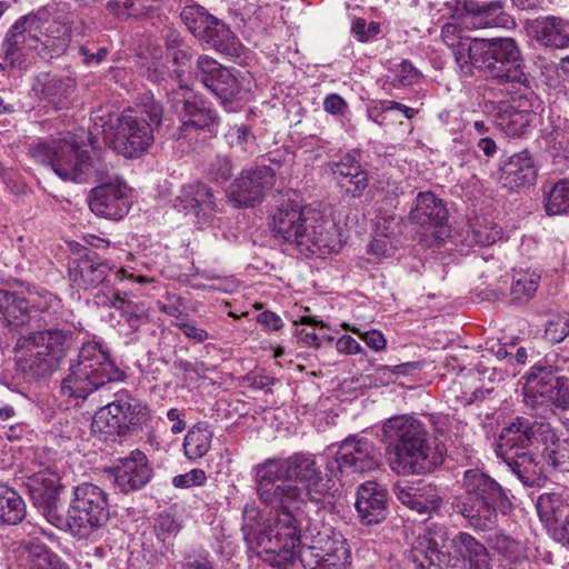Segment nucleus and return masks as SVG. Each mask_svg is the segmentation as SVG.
<instances>
[{
	"instance_id": "obj_1",
	"label": "nucleus",
	"mask_w": 569,
	"mask_h": 569,
	"mask_svg": "<svg viewBox=\"0 0 569 569\" xmlns=\"http://www.w3.org/2000/svg\"><path fill=\"white\" fill-rule=\"evenodd\" d=\"M72 24L73 13L64 4L19 17L3 37V60L11 69L26 70L33 51L46 61L62 56L71 42Z\"/></svg>"
},
{
	"instance_id": "obj_2",
	"label": "nucleus",
	"mask_w": 569,
	"mask_h": 569,
	"mask_svg": "<svg viewBox=\"0 0 569 569\" xmlns=\"http://www.w3.org/2000/svg\"><path fill=\"white\" fill-rule=\"evenodd\" d=\"M256 487L261 502L319 503L327 491L316 459L308 453L267 459L256 467Z\"/></svg>"
},
{
	"instance_id": "obj_3",
	"label": "nucleus",
	"mask_w": 569,
	"mask_h": 569,
	"mask_svg": "<svg viewBox=\"0 0 569 569\" xmlns=\"http://www.w3.org/2000/svg\"><path fill=\"white\" fill-rule=\"evenodd\" d=\"M417 569H491L488 548L467 531L430 523L419 535L408 556Z\"/></svg>"
},
{
	"instance_id": "obj_4",
	"label": "nucleus",
	"mask_w": 569,
	"mask_h": 569,
	"mask_svg": "<svg viewBox=\"0 0 569 569\" xmlns=\"http://www.w3.org/2000/svg\"><path fill=\"white\" fill-rule=\"evenodd\" d=\"M381 431L390 468L397 475H427L443 462L442 452L432 445L420 420L406 415L395 416L383 422Z\"/></svg>"
},
{
	"instance_id": "obj_5",
	"label": "nucleus",
	"mask_w": 569,
	"mask_h": 569,
	"mask_svg": "<svg viewBox=\"0 0 569 569\" xmlns=\"http://www.w3.org/2000/svg\"><path fill=\"white\" fill-rule=\"evenodd\" d=\"M73 342L70 328L44 319L43 329L18 338L13 347L14 369L28 382L48 379L59 369Z\"/></svg>"
},
{
	"instance_id": "obj_6",
	"label": "nucleus",
	"mask_w": 569,
	"mask_h": 569,
	"mask_svg": "<svg viewBox=\"0 0 569 569\" xmlns=\"http://www.w3.org/2000/svg\"><path fill=\"white\" fill-rule=\"evenodd\" d=\"M163 109L152 97L147 98L140 111L119 116H94L91 134H103L111 148L126 158H139L154 141L153 126L162 120Z\"/></svg>"
},
{
	"instance_id": "obj_7",
	"label": "nucleus",
	"mask_w": 569,
	"mask_h": 569,
	"mask_svg": "<svg viewBox=\"0 0 569 569\" xmlns=\"http://www.w3.org/2000/svg\"><path fill=\"white\" fill-rule=\"evenodd\" d=\"M553 437L555 433L549 423L517 417L502 429L496 453L523 486L537 487L542 481V468L539 456L533 452L532 447L540 441L552 440Z\"/></svg>"
},
{
	"instance_id": "obj_8",
	"label": "nucleus",
	"mask_w": 569,
	"mask_h": 569,
	"mask_svg": "<svg viewBox=\"0 0 569 569\" xmlns=\"http://www.w3.org/2000/svg\"><path fill=\"white\" fill-rule=\"evenodd\" d=\"M276 507L268 530L258 538L260 556L272 567L289 569L299 558V549L309 539L310 519L301 510L305 502H263Z\"/></svg>"
},
{
	"instance_id": "obj_9",
	"label": "nucleus",
	"mask_w": 569,
	"mask_h": 569,
	"mask_svg": "<svg viewBox=\"0 0 569 569\" xmlns=\"http://www.w3.org/2000/svg\"><path fill=\"white\" fill-rule=\"evenodd\" d=\"M468 49L472 53L470 70L477 68L487 79L498 84L511 86L521 97L535 96V78L526 71L522 51L513 38H479V41Z\"/></svg>"
},
{
	"instance_id": "obj_10",
	"label": "nucleus",
	"mask_w": 569,
	"mask_h": 569,
	"mask_svg": "<svg viewBox=\"0 0 569 569\" xmlns=\"http://www.w3.org/2000/svg\"><path fill=\"white\" fill-rule=\"evenodd\" d=\"M461 489L452 497L451 509L475 531L487 530L498 512L507 515L511 510L512 503L501 485L480 469L463 472Z\"/></svg>"
},
{
	"instance_id": "obj_11",
	"label": "nucleus",
	"mask_w": 569,
	"mask_h": 569,
	"mask_svg": "<svg viewBox=\"0 0 569 569\" xmlns=\"http://www.w3.org/2000/svg\"><path fill=\"white\" fill-rule=\"evenodd\" d=\"M68 371L61 381V392L81 400L107 383L126 379V372L111 359L109 349L97 341L82 345L78 359L70 363Z\"/></svg>"
},
{
	"instance_id": "obj_12",
	"label": "nucleus",
	"mask_w": 569,
	"mask_h": 569,
	"mask_svg": "<svg viewBox=\"0 0 569 569\" xmlns=\"http://www.w3.org/2000/svg\"><path fill=\"white\" fill-rule=\"evenodd\" d=\"M29 152L39 163L50 166L64 181L82 183L88 182L92 176L97 180L104 178V166L93 162L70 132L59 139L41 141L30 147Z\"/></svg>"
},
{
	"instance_id": "obj_13",
	"label": "nucleus",
	"mask_w": 569,
	"mask_h": 569,
	"mask_svg": "<svg viewBox=\"0 0 569 569\" xmlns=\"http://www.w3.org/2000/svg\"><path fill=\"white\" fill-rule=\"evenodd\" d=\"M149 420L147 402L122 389L114 393L111 402L94 413L91 429L107 441L141 429Z\"/></svg>"
},
{
	"instance_id": "obj_14",
	"label": "nucleus",
	"mask_w": 569,
	"mask_h": 569,
	"mask_svg": "<svg viewBox=\"0 0 569 569\" xmlns=\"http://www.w3.org/2000/svg\"><path fill=\"white\" fill-rule=\"evenodd\" d=\"M109 519V495L102 488L91 482L73 487V498L62 522L73 536L88 538L104 527Z\"/></svg>"
},
{
	"instance_id": "obj_15",
	"label": "nucleus",
	"mask_w": 569,
	"mask_h": 569,
	"mask_svg": "<svg viewBox=\"0 0 569 569\" xmlns=\"http://www.w3.org/2000/svg\"><path fill=\"white\" fill-rule=\"evenodd\" d=\"M551 365H536L526 377L525 396L532 405L550 402L558 408L569 407V379Z\"/></svg>"
},
{
	"instance_id": "obj_16",
	"label": "nucleus",
	"mask_w": 569,
	"mask_h": 569,
	"mask_svg": "<svg viewBox=\"0 0 569 569\" xmlns=\"http://www.w3.org/2000/svg\"><path fill=\"white\" fill-rule=\"evenodd\" d=\"M281 161L263 159L262 163L252 170L243 171L229 188L230 200L237 207H254L263 199L264 192L274 184L276 173Z\"/></svg>"
},
{
	"instance_id": "obj_17",
	"label": "nucleus",
	"mask_w": 569,
	"mask_h": 569,
	"mask_svg": "<svg viewBox=\"0 0 569 569\" xmlns=\"http://www.w3.org/2000/svg\"><path fill=\"white\" fill-rule=\"evenodd\" d=\"M306 213L305 230H301L296 244L306 248L311 254L339 252L342 241L335 221L315 209H307Z\"/></svg>"
},
{
	"instance_id": "obj_18",
	"label": "nucleus",
	"mask_w": 569,
	"mask_h": 569,
	"mask_svg": "<svg viewBox=\"0 0 569 569\" xmlns=\"http://www.w3.org/2000/svg\"><path fill=\"white\" fill-rule=\"evenodd\" d=\"M451 17L471 26L481 28H507L515 24L510 14L505 12V3L495 0L480 3L477 0H451L447 2Z\"/></svg>"
},
{
	"instance_id": "obj_19",
	"label": "nucleus",
	"mask_w": 569,
	"mask_h": 569,
	"mask_svg": "<svg viewBox=\"0 0 569 569\" xmlns=\"http://www.w3.org/2000/svg\"><path fill=\"white\" fill-rule=\"evenodd\" d=\"M335 462L341 473L362 475L380 468L381 453L371 440L351 435L339 443Z\"/></svg>"
},
{
	"instance_id": "obj_20",
	"label": "nucleus",
	"mask_w": 569,
	"mask_h": 569,
	"mask_svg": "<svg viewBox=\"0 0 569 569\" xmlns=\"http://www.w3.org/2000/svg\"><path fill=\"white\" fill-rule=\"evenodd\" d=\"M196 78L210 90L222 104L241 98L242 84L237 73L209 56L197 60Z\"/></svg>"
},
{
	"instance_id": "obj_21",
	"label": "nucleus",
	"mask_w": 569,
	"mask_h": 569,
	"mask_svg": "<svg viewBox=\"0 0 569 569\" xmlns=\"http://www.w3.org/2000/svg\"><path fill=\"white\" fill-rule=\"evenodd\" d=\"M33 505L43 513L50 523L60 528L63 518L58 512V502L62 489L58 472L43 469L23 485Z\"/></svg>"
},
{
	"instance_id": "obj_22",
	"label": "nucleus",
	"mask_w": 569,
	"mask_h": 569,
	"mask_svg": "<svg viewBox=\"0 0 569 569\" xmlns=\"http://www.w3.org/2000/svg\"><path fill=\"white\" fill-rule=\"evenodd\" d=\"M164 89L179 116L181 123L179 137H187L192 131L211 130V127L217 124V112L208 102L197 98L187 99L186 92L179 93L174 88L168 90V88L164 87Z\"/></svg>"
},
{
	"instance_id": "obj_23",
	"label": "nucleus",
	"mask_w": 569,
	"mask_h": 569,
	"mask_svg": "<svg viewBox=\"0 0 569 569\" xmlns=\"http://www.w3.org/2000/svg\"><path fill=\"white\" fill-rule=\"evenodd\" d=\"M393 492L401 505L426 518L438 513L443 503L440 488L425 480L397 482Z\"/></svg>"
},
{
	"instance_id": "obj_24",
	"label": "nucleus",
	"mask_w": 569,
	"mask_h": 569,
	"mask_svg": "<svg viewBox=\"0 0 569 569\" xmlns=\"http://www.w3.org/2000/svg\"><path fill=\"white\" fill-rule=\"evenodd\" d=\"M88 203L97 217L120 220L129 212L131 206L129 188L120 180L101 183L90 191Z\"/></svg>"
},
{
	"instance_id": "obj_25",
	"label": "nucleus",
	"mask_w": 569,
	"mask_h": 569,
	"mask_svg": "<svg viewBox=\"0 0 569 569\" xmlns=\"http://www.w3.org/2000/svg\"><path fill=\"white\" fill-rule=\"evenodd\" d=\"M108 473L120 492L129 493L146 487L153 476V470L148 457L141 450L136 449L127 457L118 459Z\"/></svg>"
},
{
	"instance_id": "obj_26",
	"label": "nucleus",
	"mask_w": 569,
	"mask_h": 569,
	"mask_svg": "<svg viewBox=\"0 0 569 569\" xmlns=\"http://www.w3.org/2000/svg\"><path fill=\"white\" fill-rule=\"evenodd\" d=\"M309 553L317 556L316 560L350 559V550L343 535L327 525H322L320 529H311L308 541L299 549V561H303L305 556H310Z\"/></svg>"
},
{
	"instance_id": "obj_27",
	"label": "nucleus",
	"mask_w": 569,
	"mask_h": 569,
	"mask_svg": "<svg viewBox=\"0 0 569 569\" xmlns=\"http://www.w3.org/2000/svg\"><path fill=\"white\" fill-rule=\"evenodd\" d=\"M112 269L113 266L108 259L94 250L84 249L79 258L71 261L69 279L73 287L90 290L102 284Z\"/></svg>"
},
{
	"instance_id": "obj_28",
	"label": "nucleus",
	"mask_w": 569,
	"mask_h": 569,
	"mask_svg": "<svg viewBox=\"0 0 569 569\" xmlns=\"http://www.w3.org/2000/svg\"><path fill=\"white\" fill-rule=\"evenodd\" d=\"M355 508L362 526H377L389 515L388 490L376 481L361 483L356 492Z\"/></svg>"
},
{
	"instance_id": "obj_29",
	"label": "nucleus",
	"mask_w": 569,
	"mask_h": 569,
	"mask_svg": "<svg viewBox=\"0 0 569 569\" xmlns=\"http://www.w3.org/2000/svg\"><path fill=\"white\" fill-rule=\"evenodd\" d=\"M174 206L207 222L217 212V201L212 189L201 181L182 186Z\"/></svg>"
},
{
	"instance_id": "obj_30",
	"label": "nucleus",
	"mask_w": 569,
	"mask_h": 569,
	"mask_svg": "<svg viewBox=\"0 0 569 569\" xmlns=\"http://www.w3.org/2000/svg\"><path fill=\"white\" fill-rule=\"evenodd\" d=\"M109 306L119 312V325L129 329L127 335L131 341L137 339L140 328L150 322V309L147 303L131 299L127 292H113L109 298Z\"/></svg>"
},
{
	"instance_id": "obj_31",
	"label": "nucleus",
	"mask_w": 569,
	"mask_h": 569,
	"mask_svg": "<svg viewBox=\"0 0 569 569\" xmlns=\"http://www.w3.org/2000/svg\"><path fill=\"white\" fill-rule=\"evenodd\" d=\"M536 177V167L527 150L512 154L500 167L499 181L509 190L530 186L535 182Z\"/></svg>"
},
{
	"instance_id": "obj_32",
	"label": "nucleus",
	"mask_w": 569,
	"mask_h": 569,
	"mask_svg": "<svg viewBox=\"0 0 569 569\" xmlns=\"http://www.w3.org/2000/svg\"><path fill=\"white\" fill-rule=\"evenodd\" d=\"M448 219V210L442 199L433 192H419L415 207L410 211V220L423 228L442 227Z\"/></svg>"
},
{
	"instance_id": "obj_33",
	"label": "nucleus",
	"mask_w": 569,
	"mask_h": 569,
	"mask_svg": "<svg viewBox=\"0 0 569 569\" xmlns=\"http://www.w3.org/2000/svg\"><path fill=\"white\" fill-rule=\"evenodd\" d=\"M309 207H300L293 203H287L277 209L272 217V230L277 237L283 241L295 243L298 241L301 230H305L306 210Z\"/></svg>"
},
{
	"instance_id": "obj_34",
	"label": "nucleus",
	"mask_w": 569,
	"mask_h": 569,
	"mask_svg": "<svg viewBox=\"0 0 569 569\" xmlns=\"http://www.w3.org/2000/svg\"><path fill=\"white\" fill-rule=\"evenodd\" d=\"M530 27L533 38L540 44L558 49L569 47V22L565 19L556 16L537 18L532 20Z\"/></svg>"
},
{
	"instance_id": "obj_35",
	"label": "nucleus",
	"mask_w": 569,
	"mask_h": 569,
	"mask_svg": "<svg viewBox=\"0 0 569 569\" xmlns=\"http://www.w3.org/2000/svg\"><path fill=\"white\" fill-rule=\"evenodd\" d=\"M209 28L199 37L200 40L207 42L217 52L230 57L238 58L241 53V44L232 33V31L216 17Z\"/></svg>"
},
{
	"instance_id": "obj_36",
	"label": "nucleus",
	"mask_w": 569,
	"mask_h": 569,
	"mask_svg": "<svg viewBox=\"0 0 569 569\" xmlns=\"http://www.w3.org/2000/svg\"><path fill=\"white\" fill-rule=\"evenodd\" d=\"M209 28L199 37L200 40L207 42L217 52L230 57L238 58L241 53V44L232 33V31L216 17Z\"/></svg>"
},
{
	"instance_id": "obj_37",
	"label": "nucleus",
	"mask_w": 569,
	"mask_h": 569,
	"mask_svg": "<svg viewBox=\"0 0 569 569\" xmlns=\"http://www.w3.org/2000/svg\"><path fill=\"white\" fill-rule=\"evenodd\" d=\"M32 306L23 296L0 287V316L9 326H23L31 318Z\"/></svg>"
},
{
	"instance_id": "obj_38",
	"label": "nucleus",
	"mask_w": 569,
	"mask_h": 569,
	"mask_svg": "<svg viewBox=\"0 0 569 569\" xmlns=\"http://www.w3.org/2000/svg\"><path fill=\"white\" fill-rule=\"evenodd\" d=\"M441 38L446 46L451 49L456 62L460 67L461 71L465 74H470V61L472 53L468 48L469 46H473L475 42H478L479 38L470 39L468 37H462L459 26L450 22L442 27Z\"/></svg>"
},
{
	"instance_id": "obj_39",
	"label": "nucleus",
	"mask_w": 569,
	"mask_h": 569,
	"mask_svg": "<svg viewBox=\"0 0 569 569\" xmlns=\"http://www.w3.org/2000/svg\"><path fill=\"white\" fill-rule=\"evenodd\" d=\"M487 548L502 557L510 565L527 559V547L523 542L513 539L502 531H491L485 537Z\"/></svg>"
},
{
	"instance_id": "obj_40",
	"label": "nucleus",
	"mask_w": 569,
	"mask_h": 569,
	"mask_svg": "<svg viewBox=\"0 0 569 569\" xmlns=\"http://www.w3.org/2000/svg\"><path fill=\"white\" fill-rule=\"evenodd\" d=\"M213 430L207 422H198L192 426L183 440V451L189 460H198L204 457L211 448Z\"/></svg>"
},
{
	"instance_id": "obj_41",
	"label": "nucleus",
	"mask_w": 569,
	"mask_h": 569,
	"mask_svg": "<svg viewBox=\"0 0 569 569\" xmlns=\"http://www.w3.org/2000/svg\"><path fill=\"white\" fill-rule=\"evenodd\" d=\"M537 511L541 521L548 525L562 522V537L569 545V512L565 516L566 506L559 497L542 495L537 500Z\"/></svg>"
},
{
	"instance_id": "obj_42",
	"label": "nucleus",
	"mask_w": 569,
	"mask_h": 569,
	"mask_svg": "<svg viewBox=\"0 0 569 569\" xmlns=\"http://www.w3.org/2000/svg\"><path fill=\"white\" fill-rule=\"evenodd\" d=\"M37 80L41 87V97L56 107L61 103L62 99L68 98L76 87L74 80L70 77L42 73Z\"/></svg>"
},
{
	"instance_id": "obj_43",
	"label": "nucleus",
	"mask_w": 569,
	"mask_h": 569,
	"mask_svg": "<svg viewBox=\"0 0 569 569\" xmlns=\"http://www.w3.org/2000/svg\"><path fill=\"white\" fill-rule=\"evenodd\" d=\"M536 118V113L529 110H519L508 106L497 113V126L511 137L522 136L529 124Z\"/></svg>"
},
{
	"instance_id": "obj_44",
	"label": "nucleus",
	"mask_w": 569,
	"mask_h": 569,
	"mask_svg": "<svg viewBox=\"0 0 569 569\" xmlns=\"http://www.w3.org/2000/svg\"><path fill=\"white\" fill-rule=\"evenodd\" d=\"M26 517V503L20 495L0 482V522L18 525Z\"/></svg>"
},
{
	"instance_id": "obj_45",
	"label": "nucleus",
	"mask_w": 569,
	"mask_h": 569,
	"mask_svg": "<svg viewBox=\"0 0 569 569\" xmlns=\"http://www.w3.org/2000/svg\"><path fill=\"white\" fill-rule=\"evenodd\" d=\"M29 569H69L61 558L48 546L40 542H31L27 546Z\"/></svg>"
},
{
	"instance_id": "obj_46",
	"label": "nucleus",
	"mask_w": 569,
	"mask_h": 569,
	"mask_svg": "<svg viewBox=\"0 0 569 569\" xmlns=\"http://www.w3.org/2000/svg\"><path fill=\"white\" fill-rule=\"evenodd\" d=\"M543 204L548 216L569 214V180L561 179L546 191Z\"/></svg>"
},
{
	"instance_id": "obj_47",
	"label": "nucleus",
	"mask_w": 569,
	"mask_h": 569,
	"mask_svg": "<svg viewBox=\"0 0 569 569\" xmlns=\"http://www.w3.org/2000/svg\"><path fill=\"white\" fill-rule=\"evenodd\" d=\"M180 18L188 30L199 38L209 28L208 24L212 23L214 17L199 4H190L182 9Z\"/></svg>"
},
{
	"instance_id": "obj_48",
	"label": "nucleus",
	"mask_w": 569,
	"mask_h": 569,
	"mask_svg": "<svg viewBox=\"0 0 569 569\" xmlns=\"http://www.w3.org/2000/svg\"><path fill=\"white\" fill-rule=\"evenodd\" d=\"M331 170L340 186H347L346 178L358 179V188L365 184V170L355 156L346 154L339 162L333 163Z\"/></svg>"
},
{
	"instance_id": "obj_49",
	"label": "nucleus",
	"mask_w": 569,
	"mask_h": 569,
	"mask_svg": "<svg viewBox=\"0 0 569 569\" xmlns=\"http://www.w3.org/2000/svg\"><path fill=\"white\" fill-rule=\"evenodd\" d=\"M146 76L150 81L157 84H162L163 82H167L168 79H170L178 84V89H176V91H179V93L190 92V88L187 84L181 83L182 72L176 70L174 73H171L169 69L161 62H152L148 67Z\"/></svg>"
},
{
	"instance_id": "obj_50",
	"label": "nucleus",
	"mask_w": 569,
	"mask_h": 569,
	"mask_svg": "<svg viewBox=\"0 0 569 569\" xmlns=\"http://www.w3.org/2000/svg\"><path fill=\"white\" fill-rule=\"evenodd\" d=\"M538 288V278L533 274H521L512 281L511 296L517 302L527 301L533 297Z\"/></svg>"
},
{
	"instance_id": "obj_51",
	"label": "nucleus",
	"mask_w": 569,
	"mask_h": 569,
	"mask_svg": "<svg viewBox=\"0 0 569 569\" xmlns=\"http://www.w3.org/2000/svg\"><path fill=\"white\" fill-rule=\"evenodd\" d=\"M153 528L157 538L166 542L178 535L181 530V523L170 513L162 512L156 518Z\"/></svg>"
},
{
	"instance_id": "obj_52",
	"label": "nucleus",
	"mask_w": 569,
	"mask_h": 569,
	"mask_svg": "<svg viewBox=\"0 0 569 569\" xmlns=\"http://www.w3.org/2000/svg\"><path fill=\"white\" fill-rule=\"evenodd\" d=\"M471 237L479 246H491L502 237V229L492 222L477 223L471 229Z\"/></svg>"
},
{
	"instance_id": "obj_53",
	"label": "nucleus",
	"mask_w": 569,
	"mask_h": 569,
	"mask_svg": "<svg viewBox=\"0 0 569 569\" xmlns=\"http://www.w3.org/2000/svg\"><path fill=\"white\" fill-rule=\"evenodd\" d=\"M226 138L231 148H240L243 151H247L256 140L250 127L246 124L233 126L229 129Z\"/></svg>"
},
{
	"instance_id": "obj_54",
	"label": "nucleus",
	"mask_w": 569,
	"mask_h": 569,
	"mask_svg": "<svg viewBox=\"0 0 569 569\" xmlns=\"http://www.w3.org/2000/svg\"><path fill=\"white\" fill-rule=\"evenodd\" d=\"M548 463L561 472H569V439L553 442L548 453Z\"/></svg>"
},
{
	"instance_id": "obj_55",
	"label": "nucleus",
	"mask_w": 569,
	"mask_h": 569,
	"mask_svg": "<svg viewBox=\"0 0 569 569\" xmlns=\"http://www.w3.org/2000/svg\"><path fill=\"white\" fill-rule=\"evenodd\" d=\"M391 72L393 73L392 82L403 87L412 84L419 77L418 70L408 60L396 64Z\"/></svg>"
},
{
	"instance_id": "obj_56",
	"label": "nucleus",
	"mask_w": 569,
	"mask_h": 569,
	"mask_svg": "<svg viewBox=\"0 0 569 569\" xmlns=\"http://www.w3.org/2000/svg\"><path fill=\"white\" fill-rule=\"evenodd\" d=\"M209 176L216 182H226L232 176V162L226 156H218L209 166Z\"/></svg>"
},
{
	"instance_id": "obj_57",
	"label": "nucleus",
	"mask_w": 569,
	"mask_h": 569,
	"mask_svg": "<svg viewBox=\"0 0 569 569\" xmlns=\"http://www.w3.org/2000/svg\"><path fill=\"white\" fill-rule=\"evenodd\" d=\"M305 556V560L300 561L305 569H349L350 559L328 560H316L317 556Z\"/></svg>"
},
{
	"instance_id": "obj_58",
	"label": "nucleus",
	"mask_w": 569,
	"mask_h": 569,
	"mask_svg": "<svg viewBox=\"0 0 569 569\" xmlns=\"http://www.w3.org/2000/svg\"><path fill=\"white\" fill-rule=\"evenodd\" d=\"M206 480L207 476L202 469H192L189 472L174 476L172 485L176 488L187 489L193 486H202Z\"/></svg>"
},
{
	"instance_id": "obj_59",
	"label": "nucleus",
	"mask_w": 569,
	"mask_h": 569,
	"mask_svg": "<svg viewBox=\"0 0 569 569\" xmlns=\"http://www.w3.org/2000/svg\"><path fill=\"white\" fill-rule=\"evenodd\" d=\"M173 326L179 328L187 338L198 343L204 342L209 338V333L203 328L198 327L196 322L188 317L181 321L174 322Z\"/></svg>"
},
{
	"instance_id": "obj_60",
	"label": "nucleus",
	"mask_w": 569,
	"mask_h": 569,
	"mask_svg": "<svg viewBox=\"0 0 569 569\" xmlns=\"http://www.w3.org/2000/svg\"><path fill=\"white\" fill-rule=\"evenodd\" d=\"M399 229V221L396 217H380L376 223V236L391 239Z\"/></svg>"
},
{
	"instance_id": "obj_61",
	"label": "nucleus",
	"mask_w": 569,
	"mask_h": 569,
	"mask_svg": "<svg viewBox=\"0 0 569 569\" xmlns=\"http://www.w3.org/2000/svg\"><path fill=\"white\" fill-rule=\"evenodd\" d=\"M546 336L553 342L562 341L569 336V320L550 322L546 328Z\"/></svg>"
},
{
	"instance_id": "obj_62",
	"label": "nucleus",
	"mask_w": 569,
	"mask_h": 569,
	"mask_svg": "<svg viewBox=\"0 0 569 569\" xmlns=\"http://www.w3.org/2000/svg\"><path fill=\"white\" fill-rule=\"evenodd\" d=\"M421 367H422V363L420 361H410V362H403V363H400V365H397V366H393V367L381 366L377 370L379 372H383V373L387 372V371H390L395 376L398 377V376L410 375V373L415 372L416 370L421 369Z\"/></svg>"
},
{
	"instance_id": "obj_63",
	"label": "nucleus",
	"mask_w": 569,
	"mask_h": 569,
	"mask_svg": "<svg viewBox=\"0 0 569 569\" xmlns=\"http://www.w3.org/2000/svg\"><path fill=\"white\" fill-rule=\"evenodd\" d=\"M257 321L261 326L271 330H279L283 327L282 319L272 311H263L257 316Z\"/></svg>"
},
{
	"instance_id": "obj_64",
	"label": "nucleus",
	"mask_w": 569,
	"mask_h": 569,
	"mask_svg": "<svg viewBox=\"0 0 569 569\" xmlns=\"http://www.w3.org/2000/svg\"><path fill=\"white\" fill-rule=\"evenodd\" d=\"M323 108L331 114H341L347 108V103L339 94L332 93L326 97Z\"/></svg>"
}]
</instances>
